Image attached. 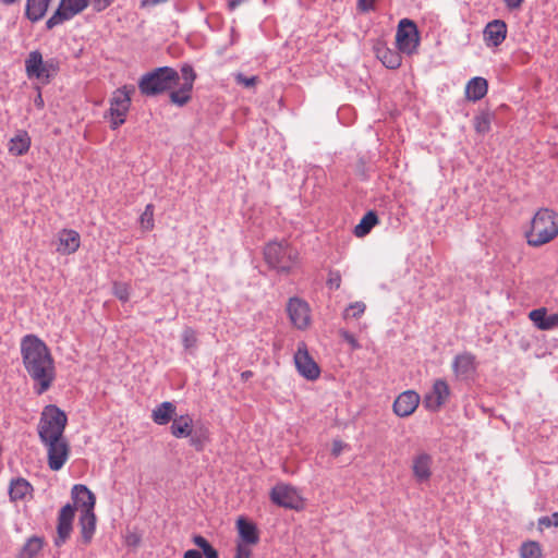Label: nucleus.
<instances>
[{"instance_id": "obj_1", "label": "nucleus", "mask_w": 558, "mask_h": 558, "mask_svg": "<svg viewBox=\"0 0 558 558\" xmlns=\"http://www.w3.org/2000/svg\"><path fill=\"white\" fill-rule=\"evenodd\" d=\"M21 353L37 393H44L54 379V364L48 347L38 337L27 335L21 341Z\"/></svg>"}, {"instance_id": "obj_2", "label": "nucleus", "mask_w": 558, "mask_h": 558, "mask_svg": "<svg viewBox=\"0 0 558 558\" xmlns=\"http://www.w3.org/2000/svg\"><path fill=\"white\" fill-rule=\"evenodd\" d=\"M179 82L180 75L173 68L160 66L142 75L138 88L144 96L153 97L171 90Z\"/></svg>"}, {"instance_id": "obj_3", "label": "nucleus", "mask_w": 558, "mask_h": 558, "mask_svg": "<svg viewBox=\"0 0 558 558\" xmlns=\"http://www.w3.org/2000/svg\"><path fill=\"white\" fill-rule=\"evenodd\" d=\"M558 234V214L548 208H541L533 217L531 229L526 233L527 243L541 246L550 242Z\"/></svg>"}, {"instance_id": "obj_4", "label": "nucleus", "mask_w": 558, "mask_h": 558, "mask_svg": "<svg viewBox=\"0 0 558 558\" xmlns=\"http://www.w3.org/2000/svg\"><path fill=\"white\" fill-rule=\"evenodd\" d=\"M267 265L280 274L290 272L299 262V252L286 240L271 241L264 248Z\"/></svg>"}, {"instance_id": "obj_5", "label": "nucleus", "mask_w": 558, "mask_h": 558, "mask_svg": "<svg viewBox=\"0 0 558 558\" xmlns=\"http://www.w3.org/2000/svg\"><path fill=\"white\" fill-rule=\"evenodd\" d=\"M113 1L114 0H60L58 9L47 20L46 27L48 29H52L53 27L72 20L87 7H92L96 12H101L110 7Z\"/></svg>"}, {"instance_id": "obj_6", "label": "nucleus", "mask_w": 558, "mask_h": 558, "mask_svg": "<svg viewBox=\"0 0 558 558\" xmlns=\"http://www.w3.org/2000/svg\"><path fill=\"white\" fill-rule=\"evenodd\" d=\"M68 418L63 411L56 405H47L41 412L38 424L40 441L57 440L63 437Z\"/></svg>"}, {"instance_id": "obj_7", "label": "nucleus", "mask_w": 558, "mask_h": 558, "mask_svg": "<svg viewBox=\"0 0 558 558\" xmlns=\"http://www.w3.org/2000/svg\"><path fill=\"white\" fill-rule=\"evenodd\" d=\"M134 93L135 87L133 85H124L112 93L109 108L110 126L112 130H117L125 122Z\"/></svg>"}, {"instance_id": "obj_8", "label": "nucleus", "mask_w": 558, "mask_h": 558, "mask_svg": "<svg viewBox=\"0 0 558 558\" xmlns=\"http://www.w3.org/2000/svg\"><path fill=\"white\" fill-rule=\"evenodd\" d=\"M396 44L398 50L411 56L416 52L420 45V34L415 23L409 19H402L397 28Z\"/></svg>"}, {"instance_id": "obj_9", "label": "nucleus", "mask_w": 558, "mask_h": 558, "mask_svg": "<svg viewBox=\"0 0 558 558\" xmlns=\"http://www.w3.org/2000/svg\"><path fill=\"white\" fill-rule=\"evenodd\" d=\"M47 448L48 466L52 471L61 470L70 457V446L64 437L43 442Z\"/></svg>"}, {"instance_id": "obj_10", "label": "nucleus", "mask_w": 558, "mask_h": 558, "mask_svg": "<svg viewBox=\"0 0 558 558\" xmlns=\"http://www.w3.org/2000/svg\"><path fill=\"white\" fill-rule=\"evenodd\" d=\"M294 364L300 375L307 380H316L320 375V368L310 355L305 342H299L298 350L294 353Z\"/></svg>"}, {"instance_id": "obj_11", "label": "nucleus", "mask_w": 558, "mask_h": 558, "mask_svg": "<svg viewBox=\"0 0 558 558\" xmlns=\"http://www.w3.org/2000/svg\"><path fill=\"white\" fill-rule=\"evenodd\" d=\"M271 500L281 507L289 509H300L303 506V500L298 490L286 484L276 485L271 489Z\"/></svg>"}, {"instance_id": "obj_12", "label": "nucleus", "mask_w": 558, "mask_h": 558, "mask_svg": "<svg viewBox=\"0 0 558 558\" xmlns=\"http://www.w3.org/2000/svg\"><path fill=\"white\" fill-rule=\"evenodd\" d=\"M450 388L445 379H436L424 397V405L429 411H438L449 399Z\"/></svg>"}, {"instance_id": "obj_13", "label": "nucleus", "mask_w": 558, "mask_h": 558, "mask_svg": "<svg viewBox=\"0 0 558 558\" xmlns=\"http://www.w3.org/2000/svg\"><path fill=\"white\" fill-rule=\"evenodd\" d=\"M433 457L425 451H418L412 458L411 470L416 483L425 484L433 475Z\"/></svg>"}, {"instance_id": "obj_14", "label": "nucleus", "mask_w": 558, "mask_h": 558, "mask_svg": "<svg viewBox=\"0 0 558 558\" xmlns=\"http://www.w3.org/2000/svg\"><path fill=\"white\" fill-rule=\"evenodd\" d=\"M287 311L291 323L298 329H305L311 323L310 307L306 302L299 298L289 300Z\"/></svg>"}, {"instance_id": "obj_15", "label": "nucleus", "mask_w": 558, "mask_h": 558, "mask_svg": "<svg viewBox=\"0 0 558 558\" xmlns=\"http://www.w3.org/2000/svg\"><path fill=\"white\" fill-rule=\"evenodd\" d=\"M476 368V357L470 352L460 353L452 361V371L459 379L471 378L475 374Z\"/></svg>"}, {"instance_id": "obj_16", "label": "nucleus", "mask_w": 558, "mask_h": 558, "mask_svg": "<svg viewBox=\"0 0 558 558\" xmlns=\"http://www.w3.org/2000/svg\"><path fill=\"white\" fill-rule=\"evenodd\" d=\"M484 41L487 47L500 46L507 37V24L502 20L488 22L483 31Z\"/></svg>"}, {"instance_id": "obj_17", "label": "nucleus", "mask_w": 558, "mask_h": 558, "mask_svg": "<svg viewBox=\"0 0 558 558\" xmlns=\"http://www.w3.org/2000/svg\"><path fill=\"white\" fill-rule=\"evenodd\" d=\"M420 404V396L414 390L400 393L393 402V412L400 417L411 415Z\"/></svg>"}, {"instance_id": "obj_18", "label": "nucleus", "mask_w": 558, "mask_h": 558, "mask_svg": "<svg viewBox=\"0 0 558 558\" xmlns=\"http://www.w3.org/2000/svg\"><path fill=\"white\" fill-rule=\"evenodd\" d=\"M25 70L28 77L49 78L48 64L44 62L38 50L31 51L25 60Z\"/></svg>"}, {"instance_id": "obj_19", "label": "nucleus", "mask_w": 558, "mask_h": 558, "mask_svg": "<svg viewBox=\"0 0 558 558\" xmlns=\"http://www.w3.org/2000/svg\"><path fill=\"white\" fill-rule=\"evenodd\" d=\"M72 499L74 506L81 510V513L94 511L95 496L85 485L77 484L73 486Z\"/></svg>"}, {"instance_id": "obj_20", "label": "nucleus", "mask_w": 558, "mask_h": 558, "mask_svg": "<svg viewBox=\"0 0 558 558\" xmlns=\"http://www.w3.org/2000/svg\"><path fill=\"white\" fill-rule=\"evenodd\" d=\"M57 251L63 255L75 253L81 244V236L78 232L72 229H63L58 234Z\"/></svg>"}, {"instance_id": "obj_21", "label": "nucleus", "mask_w": 558, "mask_h": 558, "mask_svg": "<svg viewBox=\"0 0 558 558\" xmlns=\"http://www.w3.org/2000/svg\"><path fill=\"white\" fill-rule=\"evenodd\" d=\"M529 318L539 330H551L558 328V313L548 315L545 307L531 311L529 313Z\"/></svg>"}, {"instance_id": "obj_22", "label": "nucleus", "mask_w": 558, "mask_h": 558, "mask_svg": "<svg viewBox=\"0 0 558 558\" xmlns=\"http://www.w3.org/2000/svg\"><path fill=\"white\" fill-rule=\"evenodd\" d=\"M375 53L377 59L388 69H398L401 65L402 58L399 50H393L385 44H377L375 46Z\"/></svg>"}, {"instance_id": "obj_23", "label": "nucleus", "mask_w": 558, "mask_h": 558, "mask_svg": "<svg viewBox=\"0 0 558 558\" xmlns=\"http://www.w3.org/2000/svg\"><path fill=\"white\" fill-rule=\"evenodd\" d=\"M236 527L240 536V542L245 545H255L259 541L256 525L245 518H239L236 520Z\"/></svg>"}, {"instance_id": "obj_24", "label": "nucleus", "mask_w": 558, "mask_h": 558, "mask_svg": "<svg viewBox=\"0 0 558 558\" xmlns=\"http://www.w3.org/2000/svg\"><path fill=\"white\" fill-rule=\"evenodd\" d=\"M177 414V407L170 401H163L151 411V420L157 425H167Z\"/></svg>"}, {"instance_id": "obj_25", "label": "nucleus", "mask_w": 558, "mask_h": 558, "mask_svg": "<svg viewBox=\"0 0 558 558\" xmlns=\"http://www.w3.org/2000/svg\"><path fill=\"white\" fill-rule=\"evenodd\" d=\"M488 90V83L484 77L475 76L465 86V96L469 100L478 101L485 97Z\"/></svg>"}, {"instance_id": "obj_26", "label": "nucleus", "mask_w": 558, "mask_h": 558, "mask_svg": "<svg viewBox=\"0 0 558 558\" xmlns=\"http://www.w3.org/2000/svg\"><path fill=\"white\" fill-rule=\"evenodd\" d=\"M193 418L190 414L174 416L170 426L171 435L175 438H187L192 434Z\"/></svg>"}, {"instance_id": "obj_27", "label": "nucleus", "mask_w": 558, "mask_h": 558, "mask_svg": "<svg viewBox=\"0 0 558 558\" xmlns=\"http://www.w3.org/2000/svg\"><path fill=\"white\" fill-rule=\"evenodd\" d=\"M51 0H27L25 15L32 22L40 21L47 13Z\"/></svg>"}, {"instance_id": "obj_28", "label": "nucleus", "mask_w": 558, "mask_h": 558, "mask_svg": "<svg viewBox=\"0 0 558 558\" xmlns=\"http://www.w3.org/2000/svg\"><path fill=\"white\" fill-rule=\"evenodd\" d=\"M32 492L33 487L26 480L20 477L11 481L9 490L11 500H24L27 496H31Z\"/></svg>"}, {"instance_id": "obj_29", "label": "nucleus", "mask_w": 558, "mask_h": 558, "mask_svg": "<svg viewBox=\"0 0 558 558\" xmlns=\"http://www.w3.org/2000/svg\"><path fill=\"white\" fill-rule=\"evenodd\" d=\"M80 526L84 543H89L96 530V515L94 511L81 513Z\"/></svg>"}, {"instance_id": "obj_30", "label": "nucleus", "mask_w": 558, "mask_h": 558, "mask_svg": "<svg viewBox=\"0 0 558 558\" xmlns=\"http://www.w3.org/2000/svg\"><path fill=\"white\" fill-rule=\"evenodd\" d=\"M378 217L375 211H367L360 222L354 227L353 233L357 238L367 235L371 230L378 223Z\"/></svg>"}, {"instance_id": "obj_31", "label": "nucleus", "mask_w": 558, "mask_h": 558, "mask_svg": "<svg viewBox=\"0 0 558 558\" xmlns=\"http://www.w3.org/2000/svg\"><path fill=\"white\" fill-rule=\"evenodd\" d=\"M189 442L197 451H202L209 441V430L205 426H196L192 428V434L187 436Z\"/></svg>"}, {"instance_id": "obj_32", "label": "nucleus", "mask_w": 558, "mask_h": 558, "mask_svg": "<svg viewBox=\"0 0 558 558\" xmlns=\"http://www.w3.org/2000/svg\"><path fill=\"white\" fill-rule=\"evenodd\" d=\"M169 92V98L171 104L178 107H183L192 99L193 87L185 84H181L178 89H171Z\"/></svg>"}, {"instance_id": "obj_33", "label": "nucleus", "mask_w": 558, "mask_h": 558, "mask_svg": "<svg viewBox=\"0 0 558 558\" xmlns=\"http://www.w3.org/2000/svg\"><path fill=\"white\" fill-rule=\"evenodd\" d=\"M44 539L38 536L29 537L22 547L17 558H36L41 551Z\"/></svg>"}, {"instance_id": "obj_34", "label": "nucleus", "mask_w": 558, "mask_h": 558, "mask_svg": "<svg viewBox=\"0 0 558 558\" xmlns=\"http://www.w3.org/2000/svg\"><path fill=\"white\" fill-rule=\"evenodd\" d=\"M31 138L27 133L23 132L15 135L10 141L9 151L14 156H22L29 149Z\"/></svg>"}, {"instance_id": "obj_35", "label": "nucleus", "mask_w": 558, "mask_h": 558, "mask_svg": "<svg viewBox=\"0 0 558 558\" xmlns=\"http://www.w3.org/2000/svg\"><path fill=\"white\" fill-rule=\"evenodd\" d=\"M521 558H542V548L537 542H524L520 547Z\"/></svg>"}, {"instance_id": "obj_36", "label": "nucleus", "mask_w": 558, "mask_h": 558, "mask_svg": "<svg viewBox=\"0 0 558 558\" xmlns=\"http://www.w3.org/2000/svg\"><path fill=\"white\" fill-rule=\"evenodd\" d=\"M193 543L202 549L205 558H219L218 551L209 544V542L202 535H194Z\"/></svg>"}, {"instance_id": "obj_37", "label": "nucleus", "mask_w": 558, "mask_h": 558, "mask_svg": "<svg viewBox=\"0 0 558 558\" xmlns=\"http://www.w3.org/2000/svg\"><path fill=\"white\" fill-rule=\"evenodd\" d=\"M493 116L489 112H481L474 118V129L480 134H485L490 130Z\"/></svg>"}, {"instance_id": "obj_38", "label": "nucleus", "mask_w": 558, "mask_h": 558, "mask_svg": "<svg viewBox=\"0 0 558 558\" xmlns=\"http://www.w3.org/2000/svg\"><path fill=\"white\" fill-rule=\"evenodd\" d=\"M182 343L186 351L192 352L197 345V336L195 330L187 327L182 332Z\"/></svg>"}, {"instance_id": "obj_39", "label": "nucleus", "mask_w": 558, "mask_h": 558, "mask_svg": "<svg viewBox=\"0 0 558 558\" xmlns=\"http://www.w3.org/2000/svg\"><path fill=\"white\" fill-rule=\"evenodd\" d=\"M140 223L145 231L154 228V206L151 204L146 205L145 210L140 217Z\"/></svg>"}, {"instance_id": "obj_40", "label": "nucleus", "mask_w": 558, "mask_h": 558, "mask_svg": "<svg viewBox=\"0 0 558 558\" xmlns=\"http://www.w3.org/2000/svg\"><path fill=\"white\" fill-rule=\"evenodd\" d=\"M366 310V305L363 303V302H354V303H351L344 311V318H348V317H353V318H359L361 317L364 312Z\"/></svg>"}, {"instance_id": "obj_41", "label": "nucleus", "mask_w": 558, "mask_h": 558, "mask_svg": "<svg viewBox=\"0 0 558 558\" xmlns=\"http://www.w3.org/2000/svg\"><path fill=\"white\" fill-rule=\"evenodd\" d=\"M72 524L58 522V536L54 539L56 546H61L70 536Z\"/></svg>"}, {"instance_id": "obj_42", "label": "nucleus", "mask_w": 558, "mask_h": 558, "mask_svg": "<svg viewBox=\"0 0 558 558\" xmlns=\"http://www.w3.org/2000/svg\"><path fill=\"white\" fill-rule=\"evenodd\" d=\"M182 78V84H185V85H189V86H194V82L196 80V73L194 71V69L192 68V65L190 64H184L182 68H181V77Z\"/></svg>"}, {"instance_id": "obj_43", "label": "nucleus", "mask_w": 558, "mask_h": 558, "mask_svg": "<svg viewBox=\"0 0 558 558\" xmlns=\"http://www.w3.org/2000/svg\"><path fill=\"white\" fill-rule=\"evenodd\" d=\"M113 294L122 302H126L130 299V287L126 283L114 282Z\"/></svg>"}, {"instance_id": "obj_44", "label": "nucleus", "mask_w": 558, "mask_h": 558, "mask_svg": "<svg viewBox=\"0 0 558 558\" xmlns=\"http://www.w3.org/2000/svg\"><path fill=\"white\" fill-rule=\"evenodd\" d=\"M234 80L236 84L242 85L246 88H252L258 82V77L256 75L245 76L243 73L239 72L234 74Z\"/></svg>"}, {"instance_id": "obj_45", "label": "nucleus", "mask_w": 558, "mask_h": 558, "mask_svg": "<svg viewBox=\"0 0 558 558\" xmlns=\"http://www.w3.org/2000/svg\"><path fill=\"white\" fill-rule=\"evenodd\" d=\"M74 519V507L65 505L61 508L58 517V522L72 524Z\"/></svg>"}, {"instance_id": "obj_46", "label": "nucleus", "mask_w": 558, "mask_h": 558, "mask_svg": "<svg viewBox=\"0 0 558 558\" xmlns=\"http://www.w3.org/2000/svg\"><path fill=\"white\" fill-rule=\"evenodd\" d=\"M538 525L542 527H558V512H554L551 515L542 517L538 519Z\"/></svg>"}, {"instance_id": "obj_47", "label": "nucleus", "mask_w": 558, "mask_h": 558, "mask_svg": "<svg viewBox=\"0 0 558 558\" xmlns=\"http://www.w3.org/2000/svg\"><path fill=\"white\" fill-rule=\"evenodd\" d=\"M340 336L342 337V339L348 342V344L351 347L352 350H359L361 348L359 341L356 340V338L350 333L349 331L347 330H341L340 331Z\"/></svg>"}, {"instance_id": "obj_48", "label": "nucleus", "mask_w": 558, "mask_h": 558, "mask_svg": "<svg viewBox=\"0 0 558 558\" xmlns=\"http://www.w3.org/2000/svg\"><path fill=\"white\" fill-rule=\"evenodd\" d=\"M252 550L250 548V545H245L243 543H238L236 545V553L234 558H251Z\"/></svg>"}, {"instance_id": "obj_49", "label": "nucleus", "mask_w": 558, "mask_h": 558, "mask_svg": "<svg viewBox=\"0 0 558 558\" xmlns=\"http://www.w3.org/2000/svg\"><path fill=\"white\" fill-rule=\"evenodd\" d=\"M341 283V276L339 272H330L327 284L331 289H339Z\"/></svg>"}, {"instance_id": "obj_50", "label": "nucleus", "mask_w": 558, "mask_h": 558, "mask_svg": "<svg viewBox=\"0 0 558 558\" xmlns=\"http://www.w3.org/2000/svg\"><path fill=\"white\" fill-rule=\"evenodd\" d=\"M376 0H359L357 9L362 12H368L374 9V3Z\"/></svg>"}, {"instance_id": "obj_51", "label": "nucleus", "mask_w": 558, "mask_h": 558, "mask_svg": "<svg viewBox=\"0 0 558 558\" xmlns=\"http://www.w3.org/2000/svg\"><path fill=\"white\" fill-rule=\"evenodd\" d=\"M507 9L510 11L519 10L524 0H504Z\"/></svg>"}, {"instance_id": "obj_52", "label": "nucleus", "mask_w": 558, "mask_h": 558, "mask_svg": "<svg viewBox=\"0 0 558 558\" xmlns=\"http://www.w3.org/2000/svg\"><path fill=\"white\" fill-rule=\"evenodd\" d=\"M344 446L345 445L341 440H335L332 444V450H331L332 454L335 457H338L342 452Z\"/></svg>"}, {"instance_id": "obj_53", "label": "nucleus", "mask_w": 558, "mask_h": 558, "mask_svg": "<svg viewBox=\"0 0 558 558\" xmlns=\"http://www.w3.org/2000/svg\"><path fill=\"white\" fill-rule=\"evenodd\" d=\"M183 558H202V554L196 549H189L184 553Z\"/></svg>"}, {"instance_id": "obj_54", "label": "nucleus", "mask_w": 558, "mask_h": 558, "mask_svg": "<svg viewBox=\"0 0 558 558\" xmlns=\"http://www.w3.org/2000/svg\"><path fill=\"white\" fill-rule=\"evenodd\" d=\"M241 376H242L243 379H247V378H250L252 376V372L245 371V372L242 373Z\"/></svg>"}, {"instance_id": "obj_55", "label": "nucleus", "mask_w": 558, "mask_h": 558, "mask_svg": "<svg viewBox=\"0 0 558 558\" xmlns=\"http://www.w3.org/2000/svg\"><path fill=\"white\" fill-rule=\"evenodd\" d=\"M0 1H1L2 3H4V4H8V5H9V4H13V3L17 2L19 0H0Z\"/></svg>"}, {"instance_id": "obj_56", "label": "nucleus", "mask_w": 558, "mask_h": 558, "mask_svg": "<svg viewBox=\"0 0 558 558\" xmlns=\"http://www.w3.org/2000/svg\"><path fill=\"white\" fill-rule=\"evenodd\" d=\"M239 2H240L239 0H231V1H230V3H229V5H230L231 8H234V7H236V5L239 4Z\"/></svg>"}, {"instance_id": "obj_57", "label": "nucleus", "mask_w": 558, "mask_h": 558, "mask_svg": "<svg viewBox=\"0 0 558 558\" xmlns=\"http://www.w3.org/2000/svg\"><path fill=\"white\" fill-rule=\"evenodd\" d=\"M36 104H37L38 106H41V105H43V98H41V95H40V94L38 95V97H37V99H36Z\"/></svg>"}]
</instances>
